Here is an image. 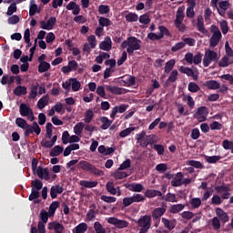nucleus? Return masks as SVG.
<instances>
[{
    "label": "nucleus",
    "mask_w": 233,
    "mask_h": 233,
    "mask_svg": "<svg viewBox=\"0 0 233 233\" xmlns=\"http://www.w3.org/2000/svg\"><path fill=\"white\" fill-rule=\"evenodd\" d=\"M187 90L189 92H192V94H196V92H199V90H201V88L199 87V86H198V84H196L194 82H190L187 86Z\"/></svg>",
    "instance_id": "49"
},
{
    "label": "nucleus",
    "mask_w": 233,
    "mask_h": 233,
    "mask_svg": "<svg viewBox=\"0 0 233 233\" xmlns=\"http://www.w3.org/2000/svg\"><path fill=\"white\" fill-rule=\"evenodd\" d=\"M48 218H50V214L42 209L39 214V221L37 224V228L32 226L30 233H46V225L48 223Z\"/></svg>",
    "instance_id": "2"
},
{
    "label": "nucleus",
    "mask_w": 233,
    "mask_h": 233,
    "mask_svg": "<svg viewBox=\"0 0 233 233\" xmlns=\"http://www.w3.org/2000/svg\"><path fill=\"white\" fill-rule=\"evenodd\" d=\"M49 101L50 96L46 95L42 96L37 102V107L39 108V110H43V108H45V106L48 105Z\"/></svg>",
    "instance_id": "24"
},
{
    "label": "nucleus",
    "mask_w": 233,
    "mask_h": 233,
    "mask_svg": "<svg viewBox=\"0 0 233 233\" xmlns=\"http://www.w3.org/2000/svg\"><path fill=\"white\" fill-rule=\"evenodd\" d=\"M48 230H55L56 233H63L65 226L59 222H50L47 226Z\"/></svg>",
    "instance_id": "12"
},
{
    "label": "nucleus",
    "mask_w": 233,
    "mask_h": 233,
    "mask_svg": "<svg viewBox=\"0 0 233 233\" xmlns=\"http://www.w3.org/2000/svg\"><path fill=\"white\" fill-rule=\"evenodd\" d=\"M228 6H230V4L228 1H221L218 3V12L219 15H225L227 10H228Z\"/></svg>",
    "instance_id": "20"
},
{
    "label": "nucleus",
    "mask_w": 233,
    "mask_h": 233,
    "mask_svg": "<svg viewBox=\"0 0 233 233\" xmlns=\"http://www.w3.org/2000/svg\"><path fill=\"white\" fill-rule=\"evenodd\" d=\"M183 48H185V43L178 42L171 47V52H178V50H181Z\"/></svg>",
    "instance_id": "63"
},
{
    "label": "nucleus",
    "mask_w": 233,
    "mask_h": 233,
    "mask_svg": "<svg viewBox=\"0 0 233 233\" xmlns=\"http://www.w3.org/2000/svg\"><path fill=\"white\" fill-rule=\"evenodd\" d=\"M92 119H94V111H92V109H88L86 111L84 121L88 125L92 123Z\"/></svg>",
    "instance_id": "44"
},
{
    "label": "nucleus",
    "mask_w": 233,
    "mask_h": 233,
    "mask_svg": "<svg viewBox=\"0 0 233 233\" xmlns=\"http://www.w3.org/2000/svg\"><path fill=\"white\" fill-rule=\"evenodd\" d=\"M107 223H109L110 225H114L115 227H116V228H127V227H128V221L120 220L112 217L107 218Z\"/></svg>",
    "instance_id": "9"
},
{
    "label": "nucleus",
    "mask_w": 233,
    "mask_h": 233,
    "mask_svg": "<svg viewBox=\"0 0 233 233\" xmlns=\"http://www.w3.org/2000/svg\"><path fill=\"white\" fill-rule=\"evenodd\" d=\"M78 168H81L84 172H90V174H93L94 176H105V171L96 167L86 160H81L78 163Z\"/></svg>",
    "instance_id": "3"
},
{
    "label": "nucleus",
    "mask_w": 233,
    "mask_h": 233,
    "mask_svg": "<svg viewBox=\"0 0 233 233\" xmlns=\"http://www.w3.org/2000/svg\"><path fill=\"white\" fill-rule=\"evenodd\" d=\"M174 66H176V60L175 59H170L166 63V66L164 67L165 73L166 74H170L172 70L174 69Z\"/></svg>",
    "instance_id": "37"
},
{
    "label": "nucleus",
    "mask_w": 233,
    "mask_h": 233,
    "mask_svg": "<svg viewBox=\"0 0 233 233\" xmlns=\"http://www.w3.org/2000/svg\"><path fill=\"white\" fill-rule=\"evenodd\" d=\"M215 190H217L218 194H223V192H230V187L228 186H217L215 187Z\"/></svg>",
    "instance_id": "60"
},
{
    "label": "nucleus",
    "mask_w": 233,
    "mask_h": 233,
    "mask_svg": "<svg viewBox=\"0 0 233 233\" xmlns=\"http://www.w3.org/2000/svg\"><path fill=\"white\" fill-rule=\"evenodd\" d=\"M134 130H136V127H127L124 130H122L119 133L120 137H127V136H130L132 134V132H134Z\"/></svg>",
    "instance_id": "50"
},
{
    "label": "nucleus",
    "mask_w": 233,
    "mask_h": 233,
    "mask_svg": "<svg viewBox=\"0 0 233 233\" xmlns=\"http://www.w3.org/2000/svg\"><path fill=\"white\" fill-rule=\"evenodd\" d=\"M33 110L30 108V106L26 104H21L19 106V112L20 116L22 117H26Z\"/></svg>",
    "instance_id": "26"
},
{
    "label": "nucleus",
    "mask_w": 233,
    "mask_h": 233,
    "mask_svg": "<svg viewBox=\"0 0 233 233\" xmlns=\"http://www.w3.org/2000/svg\"><path fill=\"white\" fill-rule=\"evenodd\" d=\"M137 223L141 228L138 233H147L152 225V217L150 215L142 216Z\"/></svg>",
    "instance_id": "4"
},
{
    "label": "nucleus",
    "mask_w": 233,
    "mask_h": 233,
    "mask_svg": "<svg viewBox=\"0 0 233 233\" xmlns=\"http://www.w3.org/2000/svg\"><path fill=\"white\" fill-rule=\"evenodd\" d=\"M184 209H185L184 204H175L171 206L169 212L171 214H179V212H181V210H184Z\"/></svg>",
    "instance_id": "33"
},
{
    "label": "nucleus",
    "mask_w": 233,
    "mask_h": 233,
    "mask_svg": "<svg viewBox=\"0 0 233 233\" xmlns=\"http://www.w3.org/2000/svg\"><path fill=\"white\" fill-rule=\"evenodd\" d=\"M207 116H208V108L205 106L198 107L195 114V117L199 121V123H203V121L207 119Z\"/></svg>",
    "instance_id": "8"
},
{
    "label": "nucleus",
    "mask_w": 233,
    "mask_h": 233,
    "mask_svg": "<svg viewBox=\"0 0 233 233\" xmlns=\"http://www.w3.org/2000/svg\"><path fill=\"white\" fill-rule=\"evenodd\" d=\"M111 176L115 179H125V177H128V174L125 171H116L111 174Z\"/></svg>",
    "instance_id": "46"
},
{
    "label": "nucleus",
    "mask_w": 233,
    "mask_h": 233,
    "mask_svg": "<svg viewBox=\"0 0 233 233\" xmlns=\"http://www.w3.org/2000/svg\"><path fill=\"white\" fill-rule=\"evenodd\" d=\"M122 83L123 86H134V85H136V76H128Z\"/></svg>",
    "instance_id": "38"
},
{
    "label": "nucleus",
    "mask_w": 233,
    "mask_h": 233,
    "mask_svg": "<svg viewBox=\"0 0 233 233\" xmlns=\"http://www.w3.org/2000/svg\"><path fill=\"white\" fill-rule=\"evenodd\" d=\"M183 177H185V176L183 175V172L177 173L173 177V179L171 180V186L181 187L183 185Z\"/></svg>",
    "instance_id": "14"
},
{
    "label": "nucleus",
    "mask_w": 233,
    "mask_h": 233,
    "mask_svg": "<svg viewBox=\"0 0 233 233\" xmlns=\"http://www.w3.org/2000/svg\"><path fill=\"white\" fill-rule=\"evenodd\" d=\"M153 148L157 152L158 156H163V154H165V146L161 144L154 145Z\"/></svg>",
    "instance_id": "58"
},
{
    "label": "nucleus",
    "mask_w": 233,
    "mask_h": 233,
    "mask_svg": "<svg viewBox=\"0 0 233 233\" xmlns=\"http://www.w3.org/2000/svg\"><path fill=\"white\" fill-rule=\"evenodd\" d=\"M98 25L102 28H105V26H111L112 21L106 17L100 16L98 19Z\"/></svg>",
    "instance_id": "41"
},
{
    "label": "nucleus",
    "mask_w": 233,
    "mask_h": 233,
    "mask_svg": "<svg viewBox=\"0 0 233 233\" xmlns=\"http://www.w3.org/2000/svg\"><path fill=\"white\" fill-rule=\"evenodd\" d=\"M24 130L25 137H28L30 134H34V132L35 134H36V136H39V134H41V127H39V124H37V122L35 121L33 122V125L27 124Z\"/></svg>",
    "instance_id": "6"
},
{
    "label": "nucleus",
    "mask_w": 233,
    "mask_h": 233,
    "mask_svg": "<svg viewBox=\"0 0 233 233\" xmlns=\"http://www.w3.org/2000/svg\"><path fill=\"white\" fill-rule=\"evenodd\" d=\"M205 86L208 88V90H218L220 88L221 85L216 80H208L206 82Z\"/></svg>",
    "instance_id": "28"
},
{
    "label": "nucleus",
    "mask_w": 233,
    "mask_h": 233,
    "mask_svg": "<svg viewBox=\"0 0 233 233\" xmlns=\"http://www.w3.org/2000/svg\"><path fill=\"white\" fill-rule=\"evenodd\" d=\"M15 125H16V127H19V128H23L25 130L26 128L28 123L25 120V118L17 117L15 119Z\"/></svg>",
    "instance_id": "48"
},
{
    "label": "nucleus",
    "mask_w": 233,
    "mask_h": 233,
    "mask_svg": "<svg viewBox=\"0 0 233 233\" xmlns=\"http://www.w3.org/2000/svg\"><path fill=\"white\" fill-rule=\"evenodd\" d=\"M229 65H233V58H229L228 56H224L218 62L220 68H227Z\"/></svg>",
    "instance_id": "21"
},
{
    "label": "nucleus",
    "mask_w": 233,
    "mask_h": 233,
    "mask_svg": "<svg viewBox=\"0 0 233 233\" xmlns=\"http://www.w3.org/2000/svg\"><path fill=\"white\" fill-rule=\"evenodd\" d=\"M106 189L112 196H116L117 194V188H116V187L114 186V182H107L106 184Z\"/></svg>",
    "instance_id": "42"
},
{
    "label": "nucleus",
    "mask_w": 233,
    "mask_h": 233,
    "mask_svg": "<svg viewBox=\"0 0 233 233\" xmlns=\"http://www.w3.org/2000/svg\"><path fill=\"white\" fill-rule=\"evenodd\" d=\"M211 223H212L213 230L218 231L221 228V221L218 217L213 218Z\"/></svg>",
    "instance_id": "51"
},
{
    "label": "nucleus",
    "mask_w": 233,
    "mask_h": 233,
    "mask_svg": "<svg viewBox=\"0 0 233 233\" xmlns=\"http://www.w3.org/2000/svg\"><path fill=\"white\" fill-rule=\"evenodd\" d=\"M37 88H39V85L32 86L29 99H35V97H37Z\"/></svg>",
    "instance_id": "57"
},
{
    "label": "nucleus",
    "mask_w": 233,
    "mask_h": 233,
    "mask_svg": "<svg viewBox=\"0 0 233 233\" xmlns=\"http://www.w3.org/2000/svg\"><path fill=\"white\" fill-rule=\"evenodd\" d=\"M222 37L223 35L221 34H218V33L213 34L209 39V46H211V48L218 46Z\"/></svg>",
    "instance_id": "15"
},
{
    "label": "nucleus",
    "mask_w": 233,
    "mask_h": 233,
    "mask_svg": "<svg viewBox=\"0 0 233 233\" xmlns=\"http://www.w3.org/2000/svg\"><path fill=\"white\" fill-rule=\"evenodd\" d=\"M86 230H88V225H86L85 222H82L73 229V233H86Z\"/></svg>",
    "instance_id": "30"
},
{
    "label": "nucleus",
    "mask_w": 233,
    "mask_h": 233,
    "mask_svg": "<svg viewBox=\"0 0 233 233\" xmlns=\"http://www.w3.org/2000/svg\"><path fill=\"white\" fill-rule=\"evenodd\" d=\"M190 204L193 208H199L201 207V198H194L190 200Z\"/></svg>",
    "instance_id": "59"
},
{
    "label": "nucleus",
    "mask_w": 233,
    "mask_h": 233,
    "mask_svg": "<svg viewBox=\"0 0 233 233\" xmlns=\"http://www.w3.org/2000/svg\"><path fill=\"white\" fill-rule=\"evenodd\" d=\"M84 128H85V124L83 122H79L74 127V132L76 136H81V134H83Z\"/></svg>",
    "instance_id": "47"
},
{
    "label": "nucleus",
    "mask_w": 233,
    "mask_h": 233,
    "mask_svg": "<svg viewBox=\"0 0 233 233\" xmlns=\"http://www.w3.org/2000/svg\"><path fill=\"white\" fill-rule=\"evenodd\" d=\"M177 76H178L177 70V69L173 70L167 78V82L176 83V81H177Z\"/></svg>",
    "instance_id": "52"
},
{
    "label": "nucleus",
    "mask_w": 233,
    "mask_h": 233,
    "mask_svg": "<svg viewBox=\"0 0 233 233\" xmlns=\"http://www.w3.org/2000/svg\"><path fill=\"white\" fill-rule=\"evenodd\" d=\"M99 48L105 52H110V50H112V39L110 36H106V39L100 43Z\"/></svg>",
    "instance_id": "13"
},
{
    "label": "nucleus",
    "mask_w": 233,
    "mask_h": 233,
    "mask_svg": "<svg viewBox=\"0 0 233 233\" xmlns=\"http://www.w3.org/2000/svg\"><path fill=\"white\" fill-rule=\"evenodd\" d=\"M210 130H221L223 128V124L214 121L209 125Z\"/></svg>",
    "instance_id": "61"
},
{
    "label": "nucleus",
    "mask_w": 233,
    "mask_h": 233,
    "mask_svg": "<svg viewBox=\"0 0 233 233\" xmlns=\"http://www.w3.org/2000/svg\"><path fill=\"white\" fill-rule=\"evenodd\" d=\"M138 21L141 25H150V17H148V15L147 14L141 15Z\"/></svg>",
    "instance_id": "53"
},
{
    "label": "nucleus",
    "mask_w": 233,
    "mask_h": 233,
    "mask_svg": "<svg viewBox=\"0 0 233 233\" xmlns=\"http://www.w3.org/2000/svg\"><path fill=\"white\" fill-rule=\"evenodd\" d=\"M32 188H34V190H41V188H43V182L39 179H35L32 182Z\"/></svg>",
    "instance_id": "54"
},
{
    "label": "nucleus",
    "mask_w": 233,
    "mask_h": 233,
    "mask_svg": "<svg viewBox=\"0 0 233 233\" xmlns=\"http://www.w3.org/2000/svg\"><path fill=\"white\" fill-rule=\"evenodd\" d=\"M106 90L110 92V94H114L115 96H122V94H127V89L116 86H106Z\"/></svg>",
    "instance_id": "10"
},
{
    "label": "nucleus",
    "mask_w": 233,
    "mask_h": 233,
    "mask_svg": "<svg viewBox=\"0 0 233 233\" xmlns=\"http://www.w3.org/2000/svg\"><path fill=\"white\" fill-rule=\"evenodd\" d=\"M100 122L102 123V125L100 126V128L102 130H108L113 123V121L108 119V117L106 116L100 117Z\"/></svg>",
    "instance_id": "27"
},
{
    "label": "nucleus",
    "mask_w": 233,
    "mask_h": 233,
    "mask_svg": "<svg viewBox=\"0 0 233 233\" xmlns=\"http://www.w3.org/2000/svg\"><path fill=\"white\" fill-rule=\"evenodd\" d=\"M162 223L165 228H168L169 230H174L176 228V221L169 220L168 218H162Z\"/></svg>",
    "instance_id": "31"
},
{
    "label": "nucleus",
    "mask_w": 233,
    "mask_h": 233,
    "mask_svg": "<svg viewBox=\"0 0 233 233\" xmlns=\"http://www.w3.org/2000/svg\"><path fill=\"white\" fill-rule=\"evenodd\" d=\"M13 92H14L15 96H26V94H27L26 86H17L14 89Z\"/></svg>",
    "instance_id": "34"
},
{
    "label": "nucleus",
    "mask_w": 233,
    "mask_h": 233,
    "mask_svg": "<svg viewBox=\"0 0 233 233\" xmlns=\"http://www.w3.org/2000/svg\"><path fill=\"white\" fill-rule=\"evenodd\" d=\"M80 187H84L85 188H96L98 185L97 181H88V180H81L79 182Z\"/></svg>",
    "instance_id": "29"
},
{
    "label": "nucleus",
    "mask_w": 233,
    "mask_h": 233,
    "mask_svg": "<svg viewBox=\"0 0 233 233\" xmlns=\"http://www.w3.org/2000/svg\"><path fill=\"white\" fill-rule=\"evenodd\" d=\"M70 82L73 92H79V88H81V82H79L77 78H70Z\"/></svg>",
    "instance_id": "40"
},
{
    "label": "nucleus",
    "mask_w": 233,
    "mask_h": 233,
    "mask_svg": "<svg viewBox=\"0 0 233 233\" xmlns=\"http://www.w3.org/2000/svg\"><path fill=\"white\" fill-rule=\"evenodd\" d=\"M145 198L141 194H135L134 196L131 197V200L133 203H142L145 201Z\"/></svg>",
    "instance_id": "55"
},
{
    "label": "nucleus",
    "mask_w": 233,
    "mask_h": 233,
    "mask_svg": "<svg viewBox=\"0 0 233 233\" xmlns=\"http://www.w3.org/2000/svg\"><path fill=\"white\" fill-rule=\"evenodd\" d=\"M214 61H218V53L210 49L207 50L203 58V66L207 68V66H209L210 63H214Z\"/></svg>",
    "instance_id": "5"
},
{
    "label": "nucleus",
    "mask_w": 233,
    "mask_h": 233,
    "mask_svg": "<svg viewBox=\"0 0 233 233\" xmlns=\"http://www.w3.org/2000/svg\"><path fill=\"white\" fill-rule=\"evenodd\" d=\"M143 184H139V183H133L129 186V190H131V192H143Z\"/></svg>",
    "instance_id": "43"
},
{
    "label": "nucleus",
    "mask_w": 233,
    "mask_h": 233,
    "mask_svg": "<svg viewBox=\"0 0 233 233\" xmlns=\"http://www.w3.org/2000/svg\"><path fill=\"white\" fill-rule=\"evenodd\" d=\"M187 165L189 167H193L194 168H204L203 164H201L199 161L198 160H188L187 161Z\"/></svg>",
    "instance_id": "56"
},
{
    "label": "nucleus",
    "mask_w": 233,
    "mask_h": 233,
    "mask_svg": "<svg viewBox=\"0 0 233 233\" xmlns=\"http://www.w3.org/2000/svg\"><path fill=\"white\" fill-rule=\"evenodd\" d=\"M161 199L167 201V203H177L179 199L174 193H167L166 196H162Z\"/></svg>",
    "instance_id": "25"
},
{
    "label": "nucleus",
    "mask_w": 233,
    "mask_h": 233,
    "mask_svg": "<svg viewBox=\"0 0 233 233\" xmlns=\"http://www.w3.org/2000/svg\"><path fill=\"white\" fill-rule=\"evenodd\" d=\"M165 212H167V205H163L162 208H156L151 212L153 221H157L156 227H157V223H159V221H161V218L163 216H165Z\"/></svg>",
    "instance_id": "7"
},
{
    "label": "nucleus",
    "mask_w": 233,
    "mask_h": 233,
    "mask_svg": "<svg viewBox=\"0 0 233 233\" xmlns=\"http://www.w3.org/2000/svg\"><path fill=\"white\" fill-rule=\"evenodd\" d=\"M160 38L163 39L166 35V37H172V35L170 34V31H168V28H167L165 25H159L158 26Z\"/></svg>",
    "instance_id": "32"
},
{
    "label": "nucleus",
    "mask_w": 233,
    "mask_h": 233,
    "mask_svg": "<svg viewBox=\"0 0 233 233\" xmlns=\"http://www.w3.org/2000/svg\"><path fill=\"white\" fill-rule=\"evenodd\" d=\"M36 174L40 179H45L46 181H48V179H50V174L48 173V169L46 168L39 167L36 169Z\"/></svg>",
    "instance_id": "17"
},
{
    "label": "nucleus",
    "mask_w": 233,
    "mask_h": 233,
    "mask_svg": "<svg viewBox=\"0 0 233 233\" xmlns=\"http://www.w3.org/2000/svg\"><path fill=\"white\" fill-rule=\"evenodd\" d=\"M197 29L201 34H207V32H208L207 30V28H205V22L203 20V15H198V18H197Z\"/></svg>",
    "instance_id": "18"
},
{
    "label": "nucleus",
    "mask_w": 233,
    "mask_h": 233,
    "mask_svg": "<svg viewBox=\"0 0 233 233\" xmlns=\"http://www.w3.org/2000/svg\"><path fill=\"white\" fill-rule=\"evenodd\" d=\"M183 19H185V5L177 8L175 21H177V24H180Z\"/></svg>",
    "instance_id": "23"
},
{
    "label": "nucleus",
    "mask_w": 233,
    "mask_h": 233,
    "mask_svg": "<svg viewBox=\"0 0 233 233\" xmlns=\"http://www.w3.org/2000/svg\"><path fill=\"white\" fill-rule=\"evenodd\" d=\"M50 66H51L50 63H48V62H41L38 65V72H39V74H45V72H48Z\"/></svg>",
    "instance_id": "39"
},
{
    "label": "nucleus",
    "mask_w": 233,
    "mask_h": 233,
    "mask_svg": "<svg viewBox=\"0 0 233 233\" xmlns=\"http://www.w3.org/2000/svg\"><path fill=\"white\" fill-rule=\"evenodd\" d=\"M65 150V147L63 146H55L54 148L51 149L49 152V156L51 157H57V156H61L63 154V151Z\"/></svg>",
    "instance_id": "22"
},
{
    "label": "nucleus",
    "mask_w": 233,
    "mask_h": 233,
    "mask_svg": "<svg viewBox=\"0 0 233 233\" xmlns=\"http://www.w3.org/2000/svg\"><path fill=\"white\" fill-rule=\"evenodd\" d=\"M225 50H226V56L228 57H233V50L232 48L230 47V46L228 45V42H226L225 44Z\"/></svg>",
    "instance_id": "64"
},
{
    "label": "nucleus",
    "mask_w": 233,
    "mask_h": 233,
    "mask_svg": "<svg viewBox=\"0 0 233 233\" xmlns=\"http://www.w3.org/2000/svg\"><path fill=\"white\" fill-rule=\"evenodd\" d=\"M178 70L180 74H186L188 77H193L194 81H198V75L192 68L181 66Z\"/></svg>",
    "instance_id": "11"
},
{
    "label": "nucleus",
    "mask_w": 233,
    "mask_h": 233,
    "mask_svg": "<svg viewBox=\"0 0 233 233\" xmlns=\"http://www.w3.org/2000/svg\"><path fill=\"white\" fill-rule=\"evenodd\" d=\"M64 190H65V188H63L61 185L53 186L50 188L51 198L56 199V198H57V194H63Z\"/></svg>",
    "instance_id": "16"
},
{
    "label": "nucleus",
    "mask_w": 233,
    "mask_h": 233,
    "mask_svg": "<svg viewBox=\"0 0 233 233\" xmlns=\"http://www.w3.org/2000/svg\"><path fill=\"white\" fill-rule=\"evenodd\" d=\"M145 198H148V199H151L152 198H156V197H163V193H161L160 190L157 189H147L146 190V192L144 193Z\"/></svg>",
    "instance_id": "19"
},
{
    "label": "nucleus",
    "mask_w": 233,
    "mask_h": 233,
    "mask_svg": "<svg viewBox=\"0 0 233 233\" xmlns=\"http://www.w3.org/2000/svg\"><path fill=\"white\" fill-rule=\"evenodd\" d=\"M120 46L123 49L127 47V54L132 55L136 50H141V40L135 36H129L127 40L121 43Z\"/></svg>",
    "instance_id": "1"
},
{
    "label": "nucleus",
    "mask_w": 233,
    "mask_h": 233,
    "mask_svg": "<svg viewBox=\"0 0 233 233\" xmlns=\"http://www.w3.org/2000/svg\"><path fill=\"white\" fill-rule=\"evenodd\" d=\"M125 19L127 23H137L139 20V15L136 13H128L126 15Z\"/></svg>",
    "instance_id": "36"
},
{
    "label": "nucleus",
    "mask_w": 233,
    "mask_h": 233,
    "mask_svg": "<svg viewBox=\"0 0 233 233\" xmlns=\"http://www.w3.org/2000/svg\"><path fill=\"white\" fill-rule=\"evenodd\" d=\"M59 208V202L53 201L49 206V210L47 213H49V218H53V216L56 214V211Z\"/></svg>",
    "instance_id": "35"
},
{
    "label": "nucleus",
    "mask_w": 233,
    "mask_h": 233,
    "mask_svg": "<svg viewBox=\"0 0 233 233\" xmlns=\"http://www.w3.org/2000/svg\"><path fill=\"white\" fill-rule=\"evenodd\" d=\"M94 228L96 233H106V230L99 222H95Z\"/></svg>",
    "instance_id": "62"
},
{
    "label": "nucleus",
    "mask_w": 233,
    "mask_h": 233,
    "mask_svg": "<svg viewBox=\"0 0 233 233\" xmlns=\"http://www.w3.org/2000/svg\"><path fill=\"white\" fill-rule=\"evenodd\" d=\"M219 25L222 34L224 35H227V34H228V30H230V28L228 27V22H227L226 20H222L219 22Z\"/></svg>",
    "instance_id": "45"
}]
</instances>
